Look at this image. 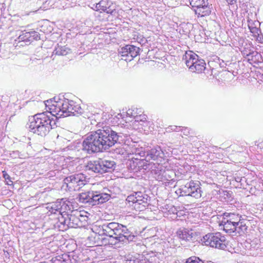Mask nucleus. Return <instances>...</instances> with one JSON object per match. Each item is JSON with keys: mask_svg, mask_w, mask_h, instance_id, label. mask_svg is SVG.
<instances>
[{"mask_svg": "<svg viewBox=\"0 0 263 263\" xmlns=\"http://www.w3.org/2000/svg\"><path fill=\"white\" fill-rule=\"evenodd\" d=\"M180 196H190L195 198L201 196V191L199 182L190 181L182 185L176 191Z\"/></svg>", "mask_w": 263, "mask_h": 263, "instance_id": "9d476101", "label": "nucleus"}, {"mask_svg": "<svg viewBox=\"0 0 263 263\" xmlns=\"http://www.w3.org/2000/svg\"><path fill=\"white\" fill-rule=\"evenodd\" d=\"M125 152V149L123 148H117L114 149V153L117 154L123 155Z\"/></svg>", "mask_w": 263, "mask_h": 263, "instance_id": "f704fd0d", "label": "nucleus"}, {"mask_svg": "<svg viewBox=\"0 0 263 263\" xmlns=\"http://www.w3.org/2000/svg\"><path fill=\"white\" fill-rule=\"evenodd\" d=\"M107 227V223L103 224L102 226L100 227L97 230L96 235L95 236V238L99 237H102L104 236L108 237V232L106 231L107 229L106 228Z\"/></svg>", "mask_w": 263, "mask_h": 263, "instance_id": "c85d7f7f", "label": "nucleus"}, {"mask_svg": "<svg viewBox=\"0 0 263 263\" xmlns=\"http://www.w3.org/2000/svg\"><path fill=\"white\" fill-rule=\"evenodd\" d=\"M171 206V208H170V210H168V211H169L171 209H172V212H173V213H174V211H173V209H175V208H174V206Z\"/></svg>", "mask_w": 263, "mask_h": 263, "instance_id": "c03bdc74", "label": "nucleus"}, {"mask_svg": "<svg viewBox=\"0 0 263 263\" xmlns=\"http://www.w3.org/2000/svg\"><path fill=\"white\" fill-rule=\"evenodd\" d=\"M140 262V263H150V262L146 259H141Z\"/></svg>", "mask_w": 263, "mask_h": 263, "instance_id": "ea45409f", "label": "nucleus"}, {"mask_svg": "<svg viewBox=\"0 0 263 263\" xmlns=\"http://www.w3.org/2000/svg\"><path fill=\"white\" fill-rule=\"evenodd\" d=\"M10 155L12 158H16L17 157H20V152L17 151H13L10 153Z\"/></svg>", "mask_w": 263, "mask_h": 263, "instance_id": "c9c22d12", "label": "nucleus"}, {"mask_svg": "<svg viewBox=\"0 0 263 263\" xmlns=\"http://www.w3.org/2000/svg\"><path fill=\"white\" fill-rule=\"evenodd\" d=\"M133 154H135L136 157H144L145 155V152L144 148L142 147H137L134 145L132 151Z\"/></svg>", "mask_w": 263, "mask_h": 263, "instance_id": "c756f323", "label": "nucleus"}, {"mask_svg": "<svg viewBox=\"0 0 263 263\" xmlns=\"http://www.w3.org/2000/svg\"><path fill=\"white\" fill-rule=\"evenodd\" d=\"M103 123L98 122L97 126L100 128L90 132L82 143V150L88 154H92L108 149L116 143H123L124 137L127 134L118 133L109 126H104Z\"/></svg>", "mask_w": 263, "mask_h": 263, "instance_id": "f257e3e1", "label": "nucleus"}, {"mask_svg": "<svg viewBox=\"0 0 263 263\" xmlns=\"http://www.w3.org/2000/svg\"><path fill=\"white\" fill-rule=\"evenodd\" d=\"M139 48L133 45H126L121 48L119 53L121 59L126 62H130L134 58L137 57L139 52Z\"/></svg>", "mask_w": 263, "mask_h": 263, "instance_id": "ddd939ff", "label": "nucleus"}, {"mask_svg": "<svg viewBox=\"0 0 263 263\" xmlns=\"http://www.w3.org/2000/svg\"><path fill=\"white\" fill-rule=\"evenodd\" d=\"M164 156V153L160 146H157L149 150L147 154L146 159L156 160L159 158H162Z\"/></svg>", "mask_w": 263, "mask_h": 263, "instance_id": "f3484780", "label": "nucleus"}, {"mask_svg": "<svg viewBox=\"0 0 263 263\" xmlns=\"http://www.w3.org/2000/svg\"><path fill=\"white\" fill-rule=\"evenodd\" d=\"M150 160L148 159H141L138 157H133L132 160L129 162V166L133 170H138L140 171L141 170H151L153 169L155 163L153 162H150Z\"/></svg>", "mask_w": 263, "mask_h": 263, "instance_id": "f8f14e48", "label": "nucleus"}, {"mask_svg": "<svg viewBox=\"0 0 263 263\" xmlns=\"http://www.w3.org/2000/svg\"><path fill=\"white\" fill-rule=\"evenodd\" d=\"M86 179L84 174L80 173L67 177L64 179V182L69 189L76 190L86 184Z\"/></svg>", "mask_w": 263, "mask_h": 263, "instance_id": "9b49d317", "label": "nucleus"}, {"mask_svg": "<svg viewBox=\"0 0 263 263\" xmlns=\"http://www.w3.org/2000/svg\"><path fill=\"white\" fill-rule=\"evenodd\" d=\"M53 117V113L51 110L36 114L29 119L27 128L33 134L45 136L56 124V120Z\"/></svg>", "mask_w": 263, "mask_h": 263, "instance_id": "7ed1b4c3", "label": "nucleus"}, {"mask_svg": "<svg viewBox=\"0 0 263 263\" xmlns=\"http://www.w3.org/2000/svg\"><path fill=\"white\" fill-rule=\"evenodd\" d=\"M20 46H24V44H20Z\"/></svg>", "mask_w": 263, "mask_h": 263, "instance_id": "de8ad7c7", "label": "nucleus"}, {"mask_svg": "<svg viewBox=\"0 0 263 263\" xmlns=\"http://www.w3.org/2000/svg\"><path fill=\"white\" fill-rule=\"evenodd\" d=\"M127 115L129 116V117L134 116L135 119V121H139V120L141 121H144L146 120V118L144 117H142V119H141V116L138 117V116H135L133 114L132 110V109H128L127 111Z\"/></svg>", "mask_w": 263, "mask_h": 263, "instance_id": "473e14b6", "label": "nucleus"}, {"mask_svg": "<svg viewBox=\"0 0 263 263\" xmlns=\"http://www.w3.org/2000/svg\"><path fill=\"white\" fill-rule=\"evenodd\" d=\"M46 107L53 113L55 120L61 117L77 116L83 113V109L79 104L72 100L55 97L45 102Z\"/></svg>", "mask_w": 263, "mask_h": 263, "instance_id": "f03ea898", "label": "nucleus"}, {"mask_svg": "<svg viewBox=\"0 0 263 263\" xmlns=\"http://www.w3.org/2000/svg\"><path fill=\"white\" fill-rule=\"evenodd\" d=\"M236 0H226L227 2L229 5H233L236 2Z\"/></svg>", "mask_w": 263, "mask_h": 263, "instance_id": "58836bf2", "label": "nucleus"}, {"mask_svg": "<svg viewBox=\"0 0 263 263\" xmlns=\"http://www.w3.org/2000/svg\"><path fill=\"white\" fill-rule=\"evenodd\" d=\"M178 237L182 240L185 241H198L196 233L192 230L186 228H180L177 232Z\"/></svg>", "mask_w": 263, "mask_h": 263, "instance_id": "2eb2a0df", "label": "nucleus"}, {"mask_svg": "<svg viewBox=\"0 0 263 263\" xmlns=\"http://www.w3.org/2000/svg\"><path fill=\"white\" fill-rule=\"evenodd\" d=\"M71 152H72V155L74 153H75L76 152V149H73Z\"/></svg>", "mask_w": 263, "mask_h": 263, "instance_id": "a18cd8bd", "label": "nucleus"}, {"mask_svg": "<svg viewBox=\"0 0 263 263\" xmlns=\"http://www.w3.org/2000/svg\"><path fill=\"white\" fill-rule=\"evenodd\" d=\"M227 219L231 220L233 222H238L239 221L245 220L243 217L238 214L232 213H224L223 214V217Z\"/></svg>", "mask_w": 263, "mask_h": 263, "instance_id": "b1692460", "label": "nucleus"}, {"mask_svg": "<svg viewBox=\"0 0 263 263\" xmlns=\"http://www.w3.org/2000/svg\"><path fill=\"white\" fill-rule=\"evenodd\" d=\"M165 209L166 210H167L168 208H170V206L168 205H165Z\"/></svg>", "mask_w": 263, "mask_h": 263, "instance_id": "37998d69", "label": "nucleus"}, {"mask_svg": "<svg viewBox=\"0 0 263 263\" xmlns=\"http://www.w3.org/2000/svg\"><path fill=\"white\" fill-rule=\"evenodd\" d=\"M101 167V159H99L96 160L89 161L86 166V168L87 170L94 173L102 174Z\"/></svg>", "mask_w": 263, "mask_h": 263, "instance_id": "6ab92c4d", "label": "nucleus"}, {"mask_svg": "<svg viewBox=\"0 0 263 263\" xmlns=\"http://www.w3.org/2000/svg\"><path fill=\"white\" fill-rule=\"evenodd\" d=\"M60 205V200H58L55 202L47 203L46 209L51 214L59 213Z\"/></svg>", "mask_w": 263, "mask_h": 263, "instance_id": "a878e982", "label": "nucleus"}, {"mask_svg": "<svg viewBox=\"0 0 263 263\" xmlns=\"http://www.w3.org/2000/svg\"><path fill=\"white\" fill-rule=\"evenodd\" d=\"M106 231L108 237L115 240V243L122 242L127 243L133 241L135 236L132 235L126 227L118 222H111L107 223Z\"/></svg>", "mask_w": 263, "mask_h": 263, "instance_id": "20e7f679", "label": "nucleus"}, {"mask_svg": "<svg viewBox=\"0 0 263 263\" xmlns=\"http://www.w3.org/2000/svg\"><path fill=\"white\" fill-rule=\"evenodd\" d=\"M98 245L100 246L113 245L117 243H115V240L111 239L109 237L104 236L102 237L97 238Z\"/></svg>", "mask_w": 263, "mask_h": 263, "instance_id": "bb28decb", "label": "nucleus"}, {"mask_svg": "<svg viewBox=\"0 0 263 263\" xmlns=\"http://www.w3.org/2000/svg\"><path fill=\"white\" fill-rule=\"evenodd\" d=\"M225 241V237L220 233H208L200 239L202 245L222 250L227 247Z\"/></svg>", "mask_w": 263, "mask_h": 263, "instance_id": "1a4fd4ad", "label": "nucleus"}, {"mask_svg": "<svg viewBox=\"0 0 263 263\" xmlns=\"http://www.w3.org/2000/svg\"><path fill=\"white\" fill-rule=\"evenodd\" d=\"M185 263H204V262L197 257H191L188 258Z\"/></svg>", "mask_w": 263, "mask_h": 263, "instance_id": "2f4dec72", "label": "nucleus"}, {"mask_svg": "<svg viewBox=\"0 0 263 263\" xmlns=\"http://www.w3.org/2000/svg\"><path fill=\"white\" fill-rule=\"evenodd\" d=\"M70 52V49L66 46H59L54 50V53L58 55H66Z\"/></svg>", "mask_w": 263, "mask_h": 263, "instance_id": "cd10ccee", "label": "nucleus"}, {"mask_svg": "<svg viewBox=\"0 0 263 263\" xmlns=\"http://www.w3.org/2000/svg\"><path fill=\"white\" fill-rule=\"evenodd\" d=\"M236 222H234L231 220L223 218L221 221V225L223 227V230L227 233L233 234V229Z\"/></svg>", "mask_w": 263, "mask_h": 263, "instance_id": "5701e85b", "label": "nucleus"}, {"mask_svg": "<svg viewBox=\"0 0 263 263\" xmlns=\"http://www.w3.org/2000/svg\"><path fill=\"white\" fill-rule=\"evenodd\" d=\"M70 158H71V159H72L73 160H75L76 159H78V157H74V156H72V157H70Z\"/></svg>", "mask_w": 263, "mask_h": 263, "instance_id": "79ce46f5", "label": "nucleus"}, {"mask_svg": "<svg viewBox=\"0 0 263 263\" xmlns=\"http://www.w3.org/2000/svg\"><path fill=\"white\" fill-rule=\"evenodd\" d=\"M151 170L154 178L157 180L159 181H164L169 180V179L167 178V172L162 169V166L160 165L158 163H155L154 167Z\"/></svg>", "mask_w": 263, "mask_h": 263, "instance_id": "dca6fc26", "label": "nucleus"}, {"mask_svg": "<svg viewBox=\"0 0 263 263\" xmlns=\"http://www.w3.org/2000/svg\"><path fill=\"white\" fill-rule=\"evenodd\" d=\"M196 8L195 12L196 14L201 17L209 15L211 12V8L208 4L205 1L203 5L199 7H194Z\"/></svg>", "mask_w": 263, "mask_h": 263, "instance_id": "412c9836", "label": "nucleus"}, {"mask_svg": "<svg viewBox=\"0 0 263 263\" xmlns=\"http://www.w3.org/2000/svg\"><path fill=\"white\" fill-rule=\"evenodd\" d=\"M40 39L39 33L35 31L22 32L18 37L15 41L18 43H24L25 45H29L34 40Z\"/></svg>", "mask_w": 263, "mask_h": 263, "instance_id": "4468645a", "label": "nucleus"}, {"mask_svg": "<svg viewBox=\"0 0 263 263\" xmlns=\"http://www.w3.org/2000/svg\"><path fill=\"white\" fill-rule=\"evenodd\" d=\"M110 197L109 194L91 191L79 194L78 200L84 204L88 203L89 205H95L106 202Z\"/></svg>", "mask_w": 263, "mask_h": 263, "instance_id": "39448f33", "label": "nucleus"}, {"mask_svg": "<svg viewBox=\"0 0 263 263\" xmlns=\"http://www.w3.org/2000/svg\"><path fill=\"white\" fill-rule=\"evenodd\" d=\"M101 165H102V174L110 172L116 167V163L113 160H103L101 159Z\"/></svg>", "mask_w": 263, "mask_h": 263, "instance_id": "4be33fe9", "label": "nucleus"}, {"mask_svg": "<svg viewBox=\"0 0 263 263\" xmlns=\"http://www.w3.org/2000/svg\"><path fill=\"white\" fill-rule=\"evenodd\" d=\"M250 55H251V53H249V54H247V55H248V57L250 56Z\"/></svg>", "mask_w": 263, "mask_h": 263, "instance_id": "49530a36", "label": "nucleus"}, {"mask_svg": "<svg viewBox=\"0 0 263 263\" xmlns=\"http://www.w3.org/2000/svg\"><path fill=\"white\" fill-rule=\"evenodd\" d=\"M182 59L192 72L201 73L205 69L204 61L191 51L186 52Z\"/></svg>", "mask_w": 263, "mask_h": 263, "instance_id": "0eeeda50", "label": "nucleus"}, {"mask_svg": "<svg viewBox=\"0 0 263 263\" xmlns=\"http://www.w3.org/2000/svg\"><path fill=\"white\" fill-rule=\"evenodd\" d=\"M248 222L247 219L236 222V224H235L234 229H233V233L238 234L240 235L245 234L248 230V226H247Z\"/></svg>", "mask_w": 263, "mask_h": 263, "instance_id": "aec40b11", "label": "nucleus"}, {"mask_svg": "<svg viewBox=\"0 0 263 263\" xmlns=\"http://www.w3.org/2000/svg\"><path fill=\"white\" fill-rule=\"evenodd\" d=\"M241 179L239 177H238L237 178H236L235 180L237 181V182H240Z\"/></svg>", "mask_w": 263, "mask_h": 263, "instance_id": "a19ab883", "label": "nucleus"}, {"mask_svg": "<svg viewBox=\"0 0 263 263\" xmlns=\"http://www.w3.org/2000/svg\"><path fill=\"white\" fill-rule=\"evenodd\" d=\"M109 7L110 6L106 0H102L98 3L94 4L92 9L96 11H102L112 14L114 10L110 9Z\"/></svg>", "mask_w": 263, "mask_h": 263, "instance_id": "a211bd4d", "label": "nucleus"}, {"mask_svg": "<svg viewBox=\"0 0 263 263\" xmlns=\"http://www.w3.org/2000/svg\"><path fill=\"white\" fill-rule=\"evenodd\" d=\"M190 5L193 7H199L204 4L205 0H189Z\"/></svg>", "mask_w": 263, "mask_h": 263, "instance_id": "7c9ffc66", "label": "nucleus"}, {"mask_svg": "<svg viewBox=\"0 0 263 263\" xmlns=\"http://www.w3.org/2000/svg\"><path fill=\"white\" fill-rule=\"evenodd\" d=\"M86 217L87 218V216L82 215L81 212L75 211H71V213L67 215L66 217H59V221L61 224L63 225V228L66 230L67 228L79 227L80 222L86 220Z\"/></svg>", "mask_w": 263, "mask_h": 263, "instance_id": "6e6552de", "label": "nucleus"}, {"mask_svg": "<svg viewBox=\"0 0 263 263\" xmlns=\"http://www.w3.org/2000/svg\"><path fill=\"white\" fill-rule=\"evenodd\" d=\"M174 128H172V129L173 130H175V131H176V132H178L179 131V129H182L183 128H184L183 127H181V126H179V127H177L176 126H174Z\"/></svg>", "mask_w": 263, "mask_h": 263, "instance_id": "4c0bfd02", "label": "nucleus"}, {"mask_svg": "<svg viewBox=\"0 0 263 263\" xmlns=\"http://www.w3.org/2000/svg\"><path fill=\"white\" fill-rule=\"evenodd\" d=\"M3 177L5 179V180H8L10 182L12 183V181L11 180V178L10 176L7 174L6 173H3Z\"/></svg>", "mask_w": 263, "mask_h": 263, "instance_id": "e433bc0d", "label": "nucleus"}, {"mask_svg": "<svg viewBox=\"0 0 263 263\" xmlns=\"http://www.w3.org/2000/svg\"><path fill=\"white\" fill-rule=\"evenodd\" d=\"M60 205L59 214L61 215V217H66L67 215H69V211L71 213L70 208L69 205L63 199L60 200Z\"/></svg>", "mask_w": 263, "mask_h": 263, "instance_id": "393cba45", "label": "nucleus"}, {"mask_svg": "<svg viewBox=\"0 0 263 263\" xmlns=\"http://www.w3.org/2000/svg\"><path fill=\"white\" fill-rule=\"evenodd\" d=\"M52 263H63L64 260L61 256H57L52 259Z\"/></svg>", "mask_w": 263, "mask_h": 263, "instance_id": "72a5a7b5", "label": "nucleus"}, {"mask_svg": "<svg viewBox=\"0 0 263 263\" xmlns=\"http://www.w3.org/2000/svg\"><path fill=\"white\" fill-rule=\"evenodd\" d=\"M149 197L141 192H135L130 195L126 199V206L137 212L144 211L149 204Z\"/></svg>", "mask_w": 263, "mask_h": 263, "instance_id": "423d86ee", "label": "nucleus"}]
</instances>
